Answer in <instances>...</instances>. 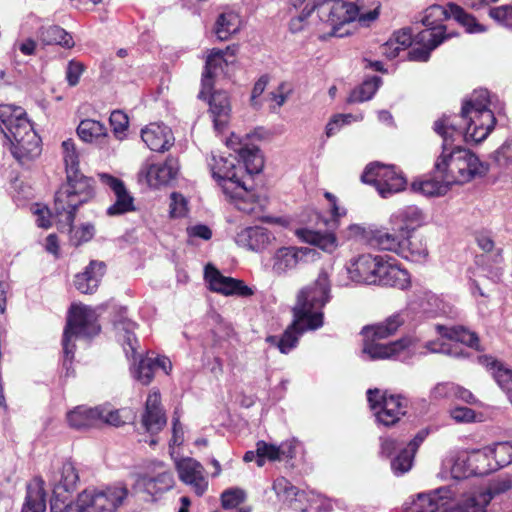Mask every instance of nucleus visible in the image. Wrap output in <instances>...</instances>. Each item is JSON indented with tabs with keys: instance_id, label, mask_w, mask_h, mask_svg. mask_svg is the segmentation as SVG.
Here are the masks:
<instances>
[{
	"instance_id": "de8ad7c7",
	"label": "nucleus",
	"mask_w": 512,
	"mask_h": 512,
	"mask_svg": "<svg viewBox=\"0 0 512 512\" xmlns=\"http://www.w3.org/2000/svg\"><path fill=\"white\" fill-rule=\"evenodd\" d=\"M474 476L487 475L494 470L488 447L468 451Z\"/></svg>"
},
{
	"instance_id": "f704fd0d",
	"label": "nucleus",
	"mask_w": 512,
	"mask_h": 512,
	"mask_svg": "<svg viewBox=\"0 0 512 512\" xmlns=\"http://www.w3.org/2000/svg\"><path fill=\"white\" fill-rule=\"evenodd\" d=\"M435 330L443 338L465 344L476 350L480 349L478 336L463 326H445L437 324Z\"/></svg>"
},
{
	"instance_id": "052dcab7",
	"label": "nucleus",
	"mask_w": 512,
	"mask_h": 512,
	"mask_svg": "<svg viewBox=\"0 0 512 512\" xmlns=\"http://www.w3.org/2000/svg\"><path fill=\"white\" fill-rule=\"evenodd\" d=\"M373 230L359 224H351L341 232L347 240H358L370 245V237Z\"/></svg>"
},
{
	"instance_id": "6ab92c4d",
	"label": "nucleus",
	"mask_w": 512,
	"mask_h": 512,
	"mask_svg": "<svg viewBox=\"0 0 512 512\" xmlns=\"http://www.w3.org/2000/svg\"><path fill=\"white\" fill-rule=\"evenodd\" d=\"M454 492L448 487H441L429 493H420L407 507V512H436L451 507Z\"/></svg>"
},
{
	"instance_id": "1a4fd4ad",
	"label": "nucleus",
	"mask_w": 512,
	"mask_h": 512,
	"mask_svg": "<svg viewBox=\"0 0 512 512\" xmlns=\"http://www.w3.org/2000/svg\"><path fill=\"white\" fill-rule=\"evenodd\" d=\"M127 496L123 485L87 488L78 495V512H115Z\"/></svg>"
},
{
	"instance_id": "c9c22d12",
	"label": "nucleus",
	"mask_w": 512,
	"mask_h": 512,
	"mask_svg": "<svg viewBox=\"0 0 512 512\" xmlns=\"http://www.w3.org/2000/svg\"><path fill=\"white\" fill-rule=\"evenodd\" d=\"M296 235L304 242L315 245L325 252H333L338 244L337 238L332 232H319L306 228L298 229Z\"/></svg>"
},
{
	"instance_id": "3c124183",
	"label": "nucleus",
	"mask_w": 512,
	"mask_h": 512,
	"mask_svg": "<svg viewBox=\"0 0 512 512\" xmlns=\"http://www.w3.org/2000/svg\"><path fill=\"white\" fill-rule=\"evenodd\" d=\"M488 449L495 471L512 463V442L496 443Z\"/></svg>"
},
{
	"instance_id": "bb28decb",
	"label": "nucleus",
	"mask_w": 512,
	"mask_h": 512,
	"mask_svg": "<svg viewBox=\"0 0 512 512\" xmlns=\"http://www.w3.org/2000/svg\"><path fill=\"white\" fill-rule=\"evenodd\" d=\"M178 171V160L169 157L163 163L149 165L146 170V179L150 186L158 187L175 179Z\"/></svg>"
},
{
	"instance_id": "f257e3e1",
	"label": "nucleus",
	"mask_w": 512,
	"mask_h": 512,
	"mask_svg": "<svg viewBox=\"0 0 512 512\" xmlns=\"http://www.w3.org/2000/svg\"><path fill=\"white\" fill-rule=\"evenodd\" d=\"M502 105L486 89H476L462 103L461 114L443 115L434 122V131L442 138V152L435 161V174L447 184H464L476 176H484L488 165L470 150L455 146L464 138L466 142L485 140L496 124L495 110Z\"/></svg>"
},
{
	"instance_id": "423d86ee",
	"label": "nucleus",
	"mask_w": 512,
	"mask_h": 512,
	"mask_svg": "<svg viewBox=\"0 0 512 512\" xmlns=\"http://www.w3.org/2000/svg\"><path fill=\"white\" fill-rule=\"evenodd\" d=\"M99 330L96 313L91 307L82 304L71 306L62 340L66 375H69L74 357L75 345L71 343L72 338L91 337L98 334Z\"/></svg>"
},
{
	"instance_id": "680f3d73",
	"label": "nucleus",
	"mask_w": 512,
	"mask_h": 512,
	"mask_svg": "<svg viewBox=\"0 0 512 512\" xmlns=\"http://www.w3.org/2000/svg\"><path fill=\"white\" fill-rule=\"evenodd\" d=\"M512 488V479L510 478H504L500 479L489 487V489L486 490H479V491H473L467 494H464L462 497H478L482 494H489L491 499L498 494L504 493Z\"/></svg>"
},
{
	"instance_id": "603ef678",
	"label": "nucleus",
	"mask_w": 512,
	"mask_h": 512,
	"mask_svg": "<svg viewBox=\"0 0 512 512\" xmlns=\"http://www.w3.org/2000/svg\"><path fill=\"white\" fill-rule=\"evenodd\" d=\"M467 450L458 452L451 460V476L454 479H464L474 476L472 466L469 461Z\"/></svg>"
},
{
	"instance_id": "c85d7f7f",
	"label": "nucleus",
	"mask_w": 512,
	"mask_h": 512,
	"mask_svg": "<svg viewBox=\"0 0 512 512\" xmlns=\"http://www.w3.org/2000/svg\"><path fill=\"white\" fill-rule=\"evenodd\" d=\"M105 264L103 262L91 261L84 272L75 276L74 285L83 294H92L104 275Z\"/></svg>"
},
{
	"instance_id": "4468645a",
	"label": "nucleus",
	"mask_w": 512,
	"mask_h": 512,
	"mask_svg": "<svg viewBox=\"0 0 512 512\" xmlns=\"http://www.w3.org/2000/svg\"><path fill=\"white\" fill-rule=\"evenodd\" d=\"M367 399L376 419L384 426L395 424L405 414L406 404L398 395H388L379 389H369Z\"/></svg>"
},
{
	"instance_id": "09e8293b",
	"label": "nucleus",
	"mask_w": 512,
	"mask_h": 512,
	"mask_svg": "<svg viewBox=\"0 0 512 512\" xmlns=\"http://www.w3.org/2000/svg\"><path fill=\"white\" fill-rule=\"evenodd\" d=\"M382 84L379 76H372L366 79L360 86L352 90L347 98L348 103H362L372 99Z\"/></svg>"
},
{
	"instance_id": "a878e982",
	"label": "nucleus",
	"mask_w": 512,
	"mask_h": 512,
	"mask_svg": "<svg viewBox=\"0 0 512 512\" xmlns=\"http://www.w3.org/2000/svg\"><path fill=\"white\" fill-rule=\"evenodd\" d=\"M227 146L238 153L240 160L244 163L249 174H257L263 168V158L256 146L242 144L240 138L232 134L227 140Z\"/></svg>"
},
{
	"instance_id": "f03ea898",
	"label": "nucleus",
	"mask_w": 512,
	"mask_h": 512,
	"mask_svg": "<svg viewBox=\"0 0 512 512\" xmlns=\"http://www.w3.org/2000/svg\"><path fill=\"white\" fill-rule=\"evenodd\" d=\"M329 300V277L325 271H321L313 283L299 291L297 302L293 307V323L287 327L281 337L268 336L266 341L276 346L281 353H289L296 347L303 332L322 327V309Z\"/></svg>"
},
{
	"instance_id": "2f4dec72",
	"label": "nucleus",
	"mask_w": 512,
	"mask_h": 512,
	"mask_svg": "<svg viewBox=\"0 0 512 512\" xmlns=\"http://www.w3.org/2000/svg\"><path fill=\"white\" fill-rule=\"evenodd\" d=\"M209 106L213 117L214 128L216 131L222 132L229 121L231 111L227 93L223 91L212 93Z\"/></svg>"
},
{
	"instance_id": "e433bc0d",
	"label": "nucleus",
	"mask_w": 512,
	"mask_h": 512,
	"mask_svg": "<svg viewBox=\"0 0 512 512\" xmlns=\"http://www.w3.org/2000/svg\"><path fill=\"white\" fill-rule=\"evenodd\" d=\"M399 256L409 261L420 262L426 259L428 250L423 239L410 235H402Z\"/></svg>"
},
{
	"instance_id": "5701e85b",
	"label": "nucleus",
	"mask_w": 512,
	"mask_h": 512,
	"mask_svg": "<svg viewBox=\"0 0 512 512\" xmlns=\"http://www.w3.org/2000/svg\"><path fill=\"white\" fill-rule=\"evenodd\" d=\"M393 230L401 235H410L412 231L422 226L425 215L420 208L410 205L399 209L390 219Z\"/></svg>"
},
{
	"instance_id": "72a5a7b5",
	"label": "nucleus",
	"mask_w": 512,
	"mask_h": 512,
	"mask_svg": "<svg viewBox=\"0 0 512 512\" xmlns=\"http://www.w3.org/2000/svg\"><path fill=\"white\" fill-rule=\"evenodd\" d=\"M235 205V207L245 214L259 217L263 212L265 201L256 197L255 194L246 188V193H238L232 189L230 193L225 194Z\"/></svg>"
},
{
	"instance_id": "6e6d98bb",
	"label": "nucleus",
	"mask_w": 512,
	"mask_h": 512,
	"mask_svg": "<svg viewBox=\"0 0 512 512\" xmlns=\"http://www.w3.org/2000/svg\"><path fill=\"white\" fill-rule=\"evenodd\" d=\"M50 510L51 512H78L80 507L78 506V501L75 505L71 504L68 493L62 491L55 493L53 491V497L50 501Z\"/></svg>"
},
{
	"instance_id": "49530a36",
	"label": "nucleus",
	"mask_w": 512,
	"mask_h": 512,
	"mask_svg": "<svg viewBox=\"0 0 512 512\" xmlns=\"http://www.w3.org/2000/svg\"><path fill=\"white\" fill-rule=\"evenodd\" d=\"M490 501L489 494H482L478 497H461L453 506L446 508L443 512H484Z\"/></svg>"
},
{
	"instance_id": "e2e57ef3",
	"label": "nucleus",
	"mask_w": 512,
	"mask_h": 512,
	"mask_svg": "<svg viewBox=\"0 0 512 512\" xmlns=\"http://www.w3.org/2000/svg\"><path fill=\"white\" fill-rule=\"evenodd\" d=\"M109 121L111 126L113 127V132L115 136L119 140H122L125 136V131L127 130L129 125L128 116L120 110H115L111 113Z\"/></svg>"
},
{
	"instance_id": "c03bdc74",
	"label": "nucleus",
	"mask_w": 512,
	"mask_h": 512,
	"mask_svg": "<svg viewBox=\"0 0 512 512\" xmlns=\"http://www.w3.org/2000/svg\"><path fill=\"white\" fill-rule=\"evenodd\" d=\"M77 134L84 142L92 143L106 138L107 128L100 121L84 119L77 127Z\"/></svg>"
},
{
	"instance_id": "9b49d317",
	"label": "nucleus",
	"mask_w": 512,
	"mask_h": 512,
	"mask_svg": "<svg viewBox=\"0 0 512 512\" xmlns=\"http://www.w3.org/2000/svg\"><path fill=\"white\" fill-rule=\"evenodd\" d=\"M361 179L364 183L374 185L383 198L401 192L405 189L407 183L405 177L396 170L395 166L380 163L369 164L365 168Z\"/></svg>"
},
{
	"instance_id": "bf43d9fd",
	"label": "nucleus",
	"mask_w": 512,
	"mask_h": 512,
	"mask_svg": "<svg viewBox=\"0 0 512 512\" xmlns=\"http://www.w3.org/2000/svg\"><path fill=\"white\" fill-rule=\"evenodd\" d=\"M155 366L151 357L140 359L137 368L135 369L134 376L142 384H149L154 377Z\"/></svg>"
},
{
	"instance_id": "338daca9",
	"label": "nucleus",
	"mask_w": 512,
	"mask_h": 512,
	"mask_svg": "<svg viewBox=\"0 0 512 512\" xmlns=\"http://www.w3.org/2000/svg\"><path fill=\"white\" fill-rule=\"evenodd\" d=\"M450 416L457 423H472L476 421L475 411L463 406L451 409Z\"/></svg>"
},
{
	"instance_id": "0e129e2a",
	"label": "nucleus",
	"mask_w": 512,
	"mask_h": 512,
	"mask_svg": "<svg viewBox=\"0 0 512 512\" xmlns=\"http://www.w3.org/2000/svg\"><path fill=\"white\" fill-rule=\"evenodd\" d=\"M273 490L279 497L292 499L298 495V488L292 485L286 478L279 477L273 482Z\"/></svg>"
},
{
	"instance_id": "69168bd1",
	"label": "nucleus",
	"mask_w": 512,
	"mask_h": 512,
	"mask_svg": "<svg viewBox=\"0 0 512 512\" xmlns=\"http://www.w3.org/2000/svg\"><path fill=\"white\" fill-rule=\"evenodd\" d=\"M245 499V493L240 489H229L222 493V506L226 509L235 508Z\"/></svg>"
},
{
	"instance_id": "ddd939ff",
	"label": "nucleus",
	"mask_w": 512,
	"mask_h": 512,
	"mask_svg": "<svg viewBox=\"0 0 512 512\" xmlns=\"http://www.w3.org/2000/svg\"><path fill=\"white\" fill-rule=\"evenodd\" d=\"M384 256L362 254L350 260L345 268L347 276H339L337 282L340 286H348L351 282L376 284L380 265Z\"/></svg>"
},
{
	"instance_id": "f8f14e48",
	"label": "nucleus",
	"mask_w": 512,
	"mask_h": 512,
	"mask_svg": "<svg viewBox=\"0 0 512 512\" xmlns=\"http://www.w3.org/2000/svg\"><path fill=\"white\" fill-rule=\"evenodd\" d=\"M236 162V157L232 155L225 157L212 154L208 163L213 178L218 182L224 194L230 193L232 189L238 194L246 193V186L239 176L242 166H237Z\"/></svg>"
},
{
	"instance_id": "9d476101",
	"label": "nucleus",
	"mask_w": 512,
	"mask_h": 512,
	"mask_svg": "<svg viewBox=\"0 0 512 512\" xmlns=\"http://www.w3.org/2000/svg\"><path fill=\"white\" fill-rule=\"evenodd\" d=\"M427 435L428 432L426 430L419 431L406 446H404L402 440L397 438L387 437L381 439L382 455L390 457L395 451L399 450L398 455L391 461V469L395 475H402L412 468L415 453Z\"/></svg>"
},
{
	"instance_id": "4c0bfd02",
	"label": "nucleus",
	"mask_w": 512,
	"mask_h": 512,
	"mask_svg": "<svg viewBox=\"0 0 512 512\" xmlns=\"http://www.w3.org/2000/svg\"><path fill=\"white\" fill-rule=\"evenodd\" d=\"M137 324L129 319L120 318L115 322L118 339L122 342L127 357H134L137 350V339L134 331Z\"/></svg>"
},
{
	"instance_id": "39448f33",
	"label": "nucleus",
	"mask_w": 512,
	"mask_h": 512,
	"mask_svg": "<svg viewBox=\"0 0 512 512\" xmlns=\"http://www.w3.org/2000/svg\"><path fill=\"white\" fill-rule=\"evenodd\" d=\"M66 176L67 183L55 194L54 211L56 216H64L65 223L69 226L74 222L79 206L93 198L94 181L80 171Z\"/></svg>"
},
{
	"instance_id": "864d4df0",
	"label": "nucleus",
	"mask_w": 512,
	"mask_h": 512,
	"mask_svg": "<svg viewBox=\"0 0 512 512\" xmlns=\"http://www.w3.org/2000/svg\"><path fill=\"white\" fill-rule=\"evenodd\" d=\"M62 152L66 175H73V173L79 171V154L72 139L62 142Z\"/></svg>"
},
{
	"instance_id": "0eeeda50",
	"label": "nucleus",
	"mask_w": 512,
	"mask_h": 512,
	"mask_svg": "<svg viewBox=\"0 0 512 512\" xmlns=\"http://www.w3.org/2000/svg\"><path fill=\"white\" fill-rule=\"evenodd\" d=\"M450 17H453L460 25L465 27L468 33H483L486 31V27L480 24L473 15L465 12L463 8L454 3L448 4V8L441 5L428 7L421 22L426 27L424 30L433 32V38L445 37L446 40L456 35L445 33L446 26L443 25V22Z\"/></svg>"
},
{
	"instance_id": "2eb2a0df",
	"label": "nucleus",
	"mask_w": 512,
	"mask_h": 512,
	"mask_svg": "<svg viewBox=\"0 0 512 512\" xmlns=\"http://www.w3.org/2000/svg\"><path fill=\"white\" fill-rule=\"evenodd\" d=\"M315 256V250L308 247L283 246L275 250L269 261L271 273L285 277L295 271L308 258Z\"/></svg>"
},
{
	"instance_id": "7c9ffc66",
	"label": "nucleus",
	"mask_w": 512,
	"mask_h": 512,
	"mask_svg": "<svg viewBox=\"0 0 512 512\" xmlns=\"http://www.w3.org/2000/svg\"><path fill=\"white\" fill-rule=\"evenodd\" d=\"M50 481L55 493L62 491L69 494L77 488L78 471L72 462L66 461L58 471L53 473Z\"/></svg>"
},
{
	"instance_id": "20e7f679",
	"label": "nucleus",
	"mask_w": 512,
	"mask_h": 512,
	"mask_svg": "<svg viewBox=\"0 0 512 512\" xmlns=\"http://www.w3.org/2000/svg\"><path fill=\"white\" fill-rule=\"evenodd\" d=\"M404 321L402 313H395L381 323L364 327L362 329L363 355L370 360L393 358L403 362L407 361L415 350L410 339H401L389 344L379 342V340L395 334Z\"/></svg>"
},
{
	"instance_id": "473e14b6",
	"label": "nucleus",
	"mask_w": 512,
	"mask_h": 512,
	"mask_svg": "<svg viewBox=\"0 0 512 512\" xmlns=\"http://www.w3.org/2000/svg\"><path fill=\"white\" fill-rule=\"evenodd\" d=\"M102 417L100 408H88L85 406H78L74 410L67 413V421L69 426L83 430L99 425V419Z\"/></svg>"
},
{
	"instance_id": "6e6552de",
	"label": "nucleus",
	"mask_w": 512,
	"mask_h": 512,
	"mask_svg": "<svg viewBox=\"0 0 512 512\" xmlns=\"http://www.w3.org/2000/svg\"><path fill=\"white\" fill-rule=\"evenodd\" d=\"M374 7L369 11H363L353 3H347L342 0L332 1L331 6L326 10V15L321 20L331 25V35L343 37L350 31L342 29L351 22L358 21L362 26H369L379 16L380 3H374Z\"/></svg>"
},
{
	"instance_id": "c756f323",
	"label": "nucleus",
	"mask_w": 512,
	"mask_h": 512,
	"mask_svg": "<svg viewBox=\"0 0 512 512\" xmlns=\"http://www.w3.org/2000/svg\"><path fill=\"white\" fill-rule=\"evenodd\" d=\"M434 34L430 30L420 31L414 38L418 47L412 48L408 52V57L412 61L426 62L430 58L431 52L436 49L444 40L442 38H433Z\"/></svg>"
},
{
	"instance_id": "79ce46f5",
	"label": "nucleus",
	"mask_w": 512,
	"mask_h": 512,
	"mask_svg": "<svg viewBox=\"0 0 512 512\" xmlns=\"http://www.w3.org/2000/svg\"><path fill=\"white\" fill-rule=\"evenodd\" d=\"M241 26L240 16L233 12L227 11L221 13L215 24V34L221 41L230 38L231 35L237 33Z\"/></svg>"
},
{
	"instance_id": "a18cd8bd",
	"label": "nucleus",
	"mask_w": 512,
	"mask_h": 512,
	"mask_svg": "<svg viewBox=\"0 0 512 512\" xmlns=\"http://www.w3.org/2000/svg\"><path fill=\"white\" fill-rule=\"evenodd\" d=\"M449 186H451V184H447L435 174V167L433 168V178L414 181L411 185L413 191L419 192L425 196L443 195L447 192Z\"/></svg>"
},
{
	"instance_id": "8fccbe9b",
	"label": "nucleus",
	"mask_w": 512,
	"mask_h": 512,
	"mask_svg": "<svg viewBox=\"0 0 512 512\" xmlns=\"http://www.w3.org/2000/svg\"><path fill=\"white\" fill-rule=\"evenodd\" d=\"M58 222L61 225V229L67 228L70 233V241L73 245L78 246L84 242H88L91 240L95 234V228L92 224L86 223L77 229H73L72 225H67L65 223L64 216H57Z\"/></svg>"
},
{
	"instance_id": "f3484780",
	"label": "nucleus",
	"mask_w": 512,
	"mask_h": 512,
	"mask_svg": "<svg viewBox=\"0 0 512 512\" xmlns=\"http://www.w3.org/2000/svg\"><path fill=\"white\" fill-rule=\"evenodd\" d=\"M204 278L211 291L224 296L250 297L254 294L252 288L244 281L223 275L213 265L205 267Z\"/></svg>"
},
{
	"instance_id": "7ed1b4c3",
	"label": "nucleus",
	"mask_w": 512,
	"mask_h": 512,
	"mask_svg": "<svg viewBox=\"0 0 512 512\" xmlns=\"http://www.w3.org/2000/svg\"><path fill=\"white\" fill-rule=\"evenodd\" d=\"M0 122V129L11 144L12 155L21 164L40 155V138L22 107L9 104L0 105Z\"/></svg>"
},
{
	"instance_id": "37998d69",
	"label": "nucleus",
	"mask_w": 512,
	"mask_h": 512,
	"mask_svg": "<svg viewBox=\"0 0 512 512\" xmlns=\"http://www.w3.org/2000/svg\"><path fill=\"white\" fill-rule=\"evenodd\" d=\"M402 244L401 233H389L384 230H373L370 237V246L381 250L399 253Z\"/></svg>"
},
{
	"instance_id": "774afa93",
	"label": "nucleus",
	"mask_w": 512,
	"mask_h": 512,
	"mask_svg": "<svg viewBox=\"0 0 512 512\" xmlns=\"http://www.w3.org/2000/svg\"><path fill=\"white\" fill-rule=\"evenodd\" d=\"M495 161L500 165H507L512 161V140L505 141L494 153Z\"/></svg>"
},
{
	"instance_id": "aec40b11",
	"label": "nucleus",
	"mask_w": 512,
	"mask_h": 512,
	"mask_svg": "<svg viewBox=\"0 0 512 512\" xmlns=\"http://www.w3.org/2000/svg\"><path fill=\"white\" fill-rule=\"evenodd\" d=\"M176 469L179 479L190 486L196 495L204 494L208 488V481L201 463L192 458H184L176 462Z\"/></svg>"
},
{
	"instance_id": "393cba45",
	"label": "nucleus",
	"mask_w": 512,
	"mask_h": 512,
	"mask_svg": "<svg viewBox=\"0 0 512 512\" xmlns=\"http://www.w3.org/2000/svg\"><path fill=\"white\" fill-rule=\"evenodd\" d=\"M141 138L147 147L155 152H164L174 143L171 129L158 123H151L142 129Z\"/></svg>"
},
{
	"instance_id": "4d7b16f0",
	"label": "nucleus",
	"mask_w": 512,
	"mask_h": 512,
	"mask_svg": "<svg viewBox=\"0 0 512 512\" xmlns=\"http://www.w3.org/2000/svg\"><path fill=\"white\" fill-rule=\"evenodd\" d=\"M488 15L497 24L512 30V4L490 7Z\"/></svg>"
},
{
	"instance_id": "58836bf2",
	"label": "nucleus",
	"mask_w": 512,
	"mask_h": 512,
	"mask_svg": "<svg viewBox=\"0 0 512 512\" xmlns=\"http://www.w3.org/2000/svg\"><path fill=\"white\" fill-rule=\"evenodd\" d=\"M46 493L41 481H36L27 486L25 502L21 512H45Z\"/></svg>"
},
{
	"instance_id": "5fc2aeb1",
	"label": "nucleus",
	"mask_w": 512,
	"mask_h": 512,
	"mask_svg": "<svg viewBox=\"0 0 512 512\" xmlns=\"http://www.w3.org/2000/svg\"><path fill=\"white\" fill-rule=\"evenodd\" d=\"M419 306L423 313L437 316L445 312L443 301L432 292H423L419 297Z\"/></svg>"
},
{
	"instance_id": "412c9836",
	"label": "nucleus",
	"mask_w": 512,
	"mask_h": 512,
	"mask_svg": "<svg viewBox=\"0 0 512 512\" xmlns=\"http://www.w3.org/2000/svg\"><path fill=\"white\" fill-rule=\"evenodd\" d=\"M103 184L107 185L115 195L114 203L108 207L109 216H119L135 210L134 198L126 189L123 181L108 174H100Z\"/></svg>"
},
{
	"instance_id": "ea45409f",
	"label": "nucleus",
	"mask_w": 512,
	"mask_h": 512,
	"mask_svg": "<svg viewBox=\"0 0 512 512\" xmlns=\"http://www.w3.org/2000/svg\"><path fill=\"white\" fill-rule=\"evenodd\" d=\"M39 39L45 45H60L64 48H72L74 46L72 36L57 25L41 27Z\"/></svg>"
},
{
	"instance_id": "13d9d810",
	"label": "nucleus",
	"mask_w": 512,
	"mask_h": 512,
	"mask_svg": "<svg viewBox=\"0 0 512 512\" xmlns=\"http://www.w3.org/2000/svg\"><path fill=\"white\" fill-rule=\"evenodd\" d=\"M257 447V465L262 467L265 463V459L270 461L280 460V454L278 450V446L273 444H268L265 441H258L256 444Z\"/></svg>"
},
{
	"instance_id": "a211bd4d",
	"label": "nucleus",
	"mask_w": 512,
	"mask_h": 512,
	"mask_svg": "<svg viewBox=\"0 0 512 512\" xmlns=\"http://www.w3.org/2000/svg\"><path fill=\"white\" fill-rule=\"evenodd\" d=\"M235 50L231 47H227L225 50L213 49L209 53L206 59L205 70L202 75V90L200 97L205 93H210L213 88V79L223 72L224 66L233 62Z\"/></svg>"
},
{
	"instance_id": "cd10ccee",
	"label": "nucleus",
	"mask_w": 512,
	"mask_h": 512,
	"mask_svg": "<svg viewBox=\"0 0 512 512\" xmlns=\"http://www.w3.org/2000/svg\"><path fill=\"white\" fill-rule=\"evenodd\" d=\"M273 236L263 227H247L237 233L236 243L252 251H261L271 243Z\"/></svg>"
},
{
	"instance_id": "4be33fe9",
	"label": "nucleus",
	"mask_w": 512,
	"mask_h": 512,
	"mask_svg": "<svg viewBox=\"0 0 512 512\" xmlns=\"http://www.w3.org/2000/svg\"><path fill=\"white\" fill-rule=\"evenodd\" d=\"M376 284L404 290L410 285V275L407 270L399 267L395 260L384 256Z\"/></svg>"
},
{
	"instance_id": "b1692460",
	"label": "nucleus",
	"mask_w": 512,
	"mask_h": 512,
	"mask_svg": "<svg viewBox=\"0 0 512 512\" xmlns=\"http://www.w3.org/2000/svg\"><path fill=\"white\" fill-rule=\"evenodd\" d=\"M166 416L161 406V395L158 391H151L146 400L142 424L150 434L158 433L166 425Z\"/></svg>"
},
{
	"instance_id": "dca6fc26",
	"label": "nucleus",
	"mask_w": 512,
	"mask_h": 512,
	"mask_svg": "<svg viewBox=\"0 0 512 512\" xmlns=\"http://www.w3.org/2000/svg\"><path fill=\"white\" fill-rule=\"evenodd\" d=\"M172 470L162 461H151L146 472L139 475L137 486L149 495L161 494L174 487Z\"/></svg>"
},
{
	"instance_id": "a19ab883",
	"label": "nucleus",
	"mask_w": 512,
	"mask_h": 512,
	"mask_svg": "<svg viewBox=\"0 0 512 512\" xmlns=\"http://www.w3.org/2000/svg\"><path fill=\"white\" fill-rule=\"evenodd\" d=\"M485 364L491 371V374L499 387L507 394L509 400H512V369L492 358H486Z\"/></svg>"
}]
</instances>
